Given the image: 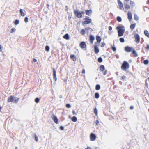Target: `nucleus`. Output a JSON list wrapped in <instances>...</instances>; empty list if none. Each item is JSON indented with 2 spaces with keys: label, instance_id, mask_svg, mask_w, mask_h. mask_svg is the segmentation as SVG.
Here are the masks:
<instances>
[{
  "label": "nucleus",
  "instance_id": "obj_19",
  "mask_svg": "<svg viewBox=\"0 0 149 149\" xmlns=\"http://www.w3.org/2000/svg\"><path fill=\"white\" fill-rule=\"evenodd\" d=\"M70 58L72 59L74 61H76V57L74 54H71L70 56Z\"/></svg>",
  "mask_w": 149,
  "mask_h": 149
},
{
  "label": "nucleus",
  "instance_id": "obj_34",
  "mask_svg": "<svg viewBox=\"0 0 149 149\" xmlns=\"http://www.w3.org/2000/svg\"><path fill=\"white\" fill-rule=\"evenodd\" d=\"M98 61L100 63L102 62L103 61V59L101 57H99L98 58Z\"/></svg>",
  "mask_w": 149,
  "mask_h": 149
},
{
  "label": "nucleus",
  "instance_id": "obj_64",
  "mask_svg": "<svg viewBox=\"0 0 149 149\" xmlns=\"http://www.w3.org/2000/svg\"><path fill=\"white\" fill-rule=\"evenodd\" d=\"M147 3L148 4L149 3V0H147Z\"/></svg>",
  "mask_w": 149,
  "mask_h": 149
},
{
  "label": "nucleus",
  "instance_id": "obj_21",
  "mask_svg": "<svg viewBox=\"0 0 149 149\" xmlns=\"http://www.w3.org/2000/svg\"><path fill=\"white\" fill-rule=\"evenodd\" d=\"M100 70L101 71L103 72L105 70V67L103 65H101L100 66Z\"/></svg>",
  "mask_w": 149,
  "mask_h": 149
},
{
  "label": "nucleus",
  "instance_id": "obj_2",
  "mask_svg": "<svg viewBox=\"0 0 149 149\" xmlns=\"http://www.w3.org/2000/svg\"><path fill=\"white\" fill-rule=\"evenodd\" d=\"M129 68V65L128 63L125 61H124L121 66V69L123 71H126Z\"/></svg>",
  "mask_w": 149,
  "mask_h": 149
},
{
  "label": "nucleus",
  "instance_id": "obj_17",
  "mask_svg": "<svg viewBox=\"0 0 149 149\" xmlns=\"http://www.w3.org/2000/svg\"><path fill=\"white\" fill-rule=\"evenodd\" d=\"M127 15L128 19L130 21L132 18V16L131 13L128 12L127 13Z\"/></svg>",
  "mask_w": 149,
  "mask_h": 149
},
{
  "label": "nucleus",
  "instance_id": "obj_36",
  "mask_svg": "<svg viewBox=\"0 0 149 149\" xmlns=\"http://www.w3.org/2000/svg\"><path fill=\"white\" fill-rule=\"evenodd\" d=\"M125 9H128L130 8V6H129V5L127 4H126L125 5Z\"/></svg>",
  "mask_w": 149,
  "mask_h": 149
},
{
  "label": "nucleus",
  "instance_id": "obj_39",
  "mask_svg": "<svg viewBox=\"0 0 149 149\" xmlns=\"http://www.w3.org/2000/svg\"><path fill=\"white\" fill-rule=\"evenodd\" d=\"M40 101V99L38 97L35 98V102L36 103H38Z\"/></svg>",
  "mask_w": 149,
  "mask_h": 149
},
{
  "label": "nucleus",
  "instance_id": "obj_37",
  "mask_svg": "<svg viewBox=\"0 0 149 149\" xmlns=\"http://www.w3.org/2000/svg\"><path fill=\"white\" fill-rule=\"evenodd\" d=\"M120 42L121 43H123L125 42V40L123 38H120L119 39Z\"/></svg>",
  "mask_w": 149,
  "mask_h": 149
},
{
  "label": "nucleus",
  "instance_id": "obj_16",
  "mask_svg": "<svg viewBox=\"0 0 149 149\" xmlns=\"http://www.w3.org/2000/svg\"><path fill=\"white\" fill-rule=\"evenodd\" d=\"M94 50L96 54H97L99 52V50L97 46V45H95L94 46Z\"/></svg>",
  "mask_w": 149,
  "mask_h": 149
},
{
  "label": "nucleus",
  "instance_id": "obj_60",
  "mask_svg": "<svg viewBox=\"0 0 149 149\" xmlns=\"http://www.w3.org/2000/svg\"><path fill=\"white\" fill-rule=\"evenodd\" d=\"M90 29H91V28H90L89 27H87L85 29L86 30H88Z\"/></svg>",
  "mask_w": 149,
  "mask_h": 149
},
{
  "label": "nucleus",
  "instance_id": "obj_52",
  "mask_svg": "<svg viewBox=\"0 0 149 149\" xmlns=\"http://www.w3.org/2000/svg\"><path fill=\"white\" fill-rule=\"evenodd\" d=\"M99 121H98V120H96L95 124H96V125H97L99 124Z\"/></svg>",
  "mask_w": 149,
  "mask_h": 149
},
{
  "label": "nucleus",
  "instance_id": "obj_11",
  "mask_svg": "<svg viewBox=\"0 0 149 149\" xmlns=\"http://www.w3.org/2000/svg\"><path fill=\"white\" fill-rule=\"evenodd\" d=\"M15 98V97H14L13 96H10L8 97V102H13Z\"/></svg>",
  "mask_w": 149,
  "mask_h": 149
},
{
  "label": "nucleus",
  "instance_id": "obj_63",
  "mask_svg": "<svg viewBox=\"0 0 149 149\" xmlns=\"http://www.w3.org/2000/svg\"><path fill=\"white\" fill-rule=\"evenodd\" d=\"M65 9L66 10V11H67L68 10V6H66L65 7Z\"/></svg>",
  "mask_w": 149,
  "mask_h": 149
},
{
  "label": "nucleus",
  "instance_id": "obj_22",
  "mask_svg": "<svg viewBox=\"0 0 149 149\" xmlns=\"http://www.w3.org/2000/svg\"><path fill=\"white\" fill-rule=\"evenodd\" d=\"M144 33L146 36L149 38V33L147 30H145L144 31Z\"/></svg>",
  "mask_w": 149,
  "mask_h": 149
},
{
  "label": "nucleus",
  "instance_id": "obj_62",
  "mask_svg": "<svg viewBox=\"0 0 149 149\" xmlns=\"http://www.w3.org/2000/svg\"><path fill=\"white\" fill-rule=\"evenodd\" d=\"M49 4H47V8H48V9H49Z\"/></svg>",
  "mask_w": 149,
  "mask_h": 149
},
{
  "label": "nucleus",
  "instance_id": "obj_50",
  "mask_svg": "<svg viewBox=\"0 0 149 149\" xmlns=\"http://www.w3.org/2000/svg\"><path fill=\"white\" fill-rule=\"evenodd\" d=\"M118 5L122 3V2L120 0H118Z\"/></svg>",
  "mask_w": 149,
  "mask_h": 149
},
{
  "label": "nucleus",
  "instance_id": "obj_7",
  "mask_svg": "<svg viewBox=\"0 0 149 149\" xmlns=\"http://www.w3.org/2000/svg\"><path fill=\"white\" fill-rule=\"evenodd\" d=\"M52 69L53 72V79L55 80V81H56L57 80V78L56 77V70H55V68H53Z\"/></svg>",
  "mask_w": 149,
  "mask_h": 149
},
{
  "label": "nucleus",
  "instance_id": "obj_49",
  "mask_svg": "<svg viewBox=\"0 0 149 149\" xmlns=\"http://www.w3.org/2000/svg\"><path fill=\"white\" fill-rule=\"evenodd\" d=\"M60 129L61 130H63L64 129V127L62 126H61L60 127Z\"/></svg>",
  "mask_w": 149,
  "mask_h": 149
},
{
  "label": "nucleus",
  "instance_id": "obj_58",
  "mask_svg": "<svg viewBox=\"0 0 149 149\" xmlns=\"http://www.w3.org/2000/svg\"><path fill=\"white\" fill-rule=\"evenodd\" d=\"M33 61L34 62H37V60H36V59H35V58H33Z\"/></svg>",
  "mask_w": 149,
  "mask_h": 149
},
{
  "label": "nucleus",
  "instance_id": "obj_47",
  "mask_svg": "<svg viewBox=\"0 0 149 149\" xmlns=\"http://www.w3.org/2000/svg\"><path fill=\"white\" fill-rule=\"evenodd\" d=\"M101 44V47H104L106 45L105 43L104 42H102Z\"/></svg>",
  "mask_w": 149,
  "mask_h": 149
},
{
  "label": "nucleus",
  "instance_id": "obj_40",
  "mask_svg": "<svg viewBox=\"0 0 149 149\" xmlns=\"http://www.w3.org/2000/svg\"><path fill=\"white\" fill-rule=\"evenodd\" d=\"M16 31V29L15 28H12L11 29V31H10V33H13V32H15Z\"/></svg>",
  "mask_w": 149,
  "mask_h": 149
},
{
  "label": "nucleus",
  "instance_id": "obj_45",
  "mask_svg": "<svg viewBox=\"0 0 149 149\" xmlns=\"http://www.w3.org/2000/svg\"><path fill=\"white\" fill-rule=\"evenodd\" d=\"M24 21L25 23H27L28 21V18L27 17H26L24 19Z\"/></svg>",
  "mask_w": 149,
  "mask_h": 149
},
{
  "label": "nucleus",
  "instance_id": "obj_51",
  "mask_svg": "<svg viewBox=\"0 0 149 149\" xmlns=\"http://www.w3.org/2000/svg\"><path fill=\"white\" fill-rule=\"evenodd\" d=\"M146 49L148 50H149V45H147L146 47Z\"/></svg>",
  "mask_w": 149,
  "mask_h": 149
},
{
  "label": "nucleus",
  "instance_id": "obj_44",
  "mask_svg": "<svg viewBox=\"0 0 149 149\" xmlns=\"http://www.w3.org/2000/svg\"><path fill=\"white\" fill-rule=\"evenodd\" d=\"M119 6L120 7V9H122L123 10H124V8L123 7V3H122L120 5H119Z\"/></svg>",
  "mask_w": 149,
  "mask_h": 149
},
{
  "label": "nucleus",
  "instance_id": "obj_56",
  "mask_svg": "<svg viewBox=\"0 0 149 149\" xmlns=\"http://www.w3.org/2000/svg\"><path fill=\"white\" fill-rule=\"evenodd\" d=\"M86 20H88L89 19V17L88 16H86V17L85 18Z\"/></svg>",
  "mask_w": 149,
  "mask_h": 149
},
{
  "label": "nucleus",
  "instance_id": "obj_6",
  "mask_svg": "<svg viewBox=\"0 0 149 149\" xmlns=\"http://www.w3.org/2000/svg\"><path fill=\"white\" fill-rule=\"evenodd\" d=\"M134 37L135 39V41L137 43H138L140 41V36L138 34H136L135 36Z\"/></svg>",
  "mask_w": 149,
  "mask_h": 149
},
{
  "label": "nucleus",
  "instance_id": "obj_33",
  "mask_svg": "<svg viewBox=\"0 0 149 149\" xmlns=\"http://www.w3.org/2000/svg\"><path fill=\"white\" fill-rule=\"evenodd\" d=\"M19 21L18 20L16 19L15 21L14 24L15 25H17L19 23Z\"/></svg>",
  "mask_w": 149,
  "mask_h": 149
},
{
  "label": "nucleus",
  "instance_id": "obj_53",
  "mask_svg": "<svg viewBox=\"0 0 149 149\" xmlns=\"http://www.w3.org/2000/svg\"><path fill=\"white\" fill-rule=\"evenodd\" d=\"M107 72V70H105L103 73V74L104 75H106Z\"/></svg>",
  "mask_w": 149,
  "mask_h": 149
},
{
  "label": "nucleus",
  "instance_id": "obj_3",
  "mask_svg": "<svg viewBox=\"0 0 149 149\" xmlns=\"http://www.w3.org/2000/svg\"><path fill=\"white\" fill-rule=\"evenodd\" d=\"M74 13L78 18H81L82 17V15H81L80 11L74 10Z\"/></svg>",
  "mask_w": 149,
  "mask_h": 149
},
{
  "label": "nucleus",
  "instance_id": "obj_5",
  "mask_svg": "<svg viewBox=\"0 0 149 149\" xmlns=\"http://www.w3.org/2000/svg\"><path fill=\"white\" fill-rule=\"evenodd\" d=\"M133 48L128 46H126L125 47V50L127 52H130L132 51Z\"/></svg>",
  "mask_w": 149,
  "mask_h": 149
},
{
  "label": "nucleus",
  "instance_id": "obj_54",
  "mask_svg": "<svg viewBox=\"0 0 149 149\" xmlns=\"http://www.w3.org/2000/svg\"><path fill=\"white\" fill-rule=\"evenodd\" d=\"M108 29H109V31H111L112 29V27L111 26H110L109 27Z\"/></svg>",
  "mask_w": 149,
  "mask_h": 149
},
{
  "label": "nucleus",
  "instance_id": "obj_55",
  "mask_svg": "<svg viewBox=\"0 0 149 149\" xmlns=\"http://www.w3.org/2000/svg\"><path fill=\"white\" fill-rule=\"evenodd\" d=\"M133 108H134V107L132 106H131L130 107V109H131V110L133 109Z\"/></svg>",
  "mask_w": 149,
  "mask_h": 149
},
{
  "label": "nucleus",
  "instance_id": "obj_42",
  "mask_svg": "<svg viewBox=\"0 0 149 149\" xmlns=\"http://www.w3.org/2000/svg\"><path fill=\"white\" fill-rule=\"evenodd\" d=\"M94 113L96 115L97 114V110L96 108H95L94 109Z\"/></svg>",
  "mask_w": 149,
  "mask_h": 149
},
{
  "label": "nucleus",
  "instance_id": "obj_61",
  "mask_svg": "<svg viewBox=\"0 0 149 149\" xmlns=\"http://www.w3.org/2000/svg\"><path fill=\"white\" fill-rule=\"evenodd\" d=\"M80 13H81V15H82V14H83L85 13V12L84 11L80 12Z\"/></svg>",
  "mask_w": 149,
  "mask_h": 149
},
{
  "label": "nucleus",
  "instance_id": "obj_9",
  "mask_svg": "<svg viewBox=\"0 0 149 149\" xmlns=\"http://www.w3.org/2000/svg\"><path fill=\"white\" fill-rule=\"evenodd\" d=\"M94 39V36L92 35H90L89 37V41L91 44H93Z\"/></svg>",
  "mask_w": 149,
  "mask_h": 149
},
{
  "label": "nucleus",
  "instance_id": "obj_20",
  "mask_svg": "<svg viewBox=\"0 0 149 149\" xmlns=\"http://www.w3.org/2000/svg\"><path fill=\"white\" fill-rule=\"evenodd\" d=\"M132 51V53L133 54L134 57H136L138 56V54L136 51L135 50L133 49Z\"/></svg>",
  "mask_w": 149,
  "mask_h": 149
},
{
  "label": "nucleus",
  "instance_id": "obj_43",
  "mask_svg": "<svg viewBox=\"0 0 149 149\" xmlns=\"http://www.w3.org/2000/svg\"><path fill=\"white\" fill-rule=\"evenodd\" d=\"M85 33V31L84 29H82L81 30V34L82 35H84Z\"/></svg>",
  "mask_w": 149,
  "mask_h": 149
},
{
  "label": "nucleus",
  "instance_id": "obj_14",
  "mask_svg": "<svg viewBox=\"0 0 149 149\" xmlns=\"http://www.w3.org/2000/svg\"><path fill=\"white\" fill-rule=\"evenodd\" d=\"M52 116V119L54 122L56 124L58 123V119L57 117L55 116L54 115H53Z\"/></svg>",
  "mask_w": 149,
  "mask_h": 149
},
{
  "label": "nucleus",
  "instance_id": "obj_38",
  "mask_svg": "<svg viewBox=\"0 0 149 149\" xmlns=\"http://www.w3.org/2000/svg\"><path fill=\"white\" fill-rule=\"evenodd\" d=\"M45 49L46 51H48L49 50V47L47 45L45 47Z\"/></svg>",
  "mask_w": 149,
  "mask_h": 149
},
{
  "label": "nucleus",
  "instance_id": "obj_31",
  "mask_svg": "<svg viewBox=\"0 0 149 149\" xmlns=\"http://www.w3.org/2000/svg\"><path fill=\"white\" fill-rule=\"evenodd\" d=\"M117 20L118 22H120L122 21V19L120 17L118 16L117 17Z\"/></svg>",
  "mask_w": 149,
  "mask_h": 149
},
{
  "label": "nucleus",
  "instance_id": "obj_13",
  "mask_svg": "<svg viewBox=\"0 0 149 149\" xmlns=\"http://www.w3.org/2000/svg\"><path fill=\"white\" fill-rule=\"evenodd\" d=\"M21 15L22 16H24L26 14L25 11L23 9H20L19 10Z\"/></svg>",
  "mask_w": 149,
  "mask_h": 149
},
{
  "label": "nucleus",
  "instance_id": "obj_23",
  "mask_svg": "<svg viewBox=\"0 0 149 149\" xmlns=\"http://www.w3.org/2000/svg\"><path fill=\"white\" fill-rule=\"evenodd\" d=\"M134 19L136 21H138L139 20V17L136 14H135L134 15Z\"/></svg>",
  "mask_w": 149,
  "mask_h": 149
},
{
  "label": "nucleus",
  "instance_id": "obj_12",
  "mask_svg": "<svg viewBox=\"0 0 149 149\" xmlns=\"http://www.w3.org/2000/svg\"><path fill=\"white\" fill-rule=\"evenodd\" d=\"M96 38L97 41V43L98 44V45L99 46V43L101 42V38L98 35H97L96 36Z\"/></svg>",
  "mask_w": 149,
  "mask_h": 149
},
{
  "label": "nucleus",
  "instance_id": "obj_30",
  "mask_svg": "<svg viewBox=\"0 0 149 149\" xmlns=\"http://www.w3.org/2000/svg\"><path fill=\"white\" fill-rule=\"evenodd\" d=\"M19 100V98H16L15 97L14 99L13 102L15 103H17L18 101Z\"/></svg>",
  "mask_w": 149,
  "mask_h": 149
},
{
  "label": "nucleus",
  "instance_id": "obj_24",
  "mask_svg": "<svg viewBox=\"0 0 149 149\" xmlns=\"http://www.w3.org/2000/svg\"><path fill=\"white\" fill-rule=\"evenodd\" d=\"M71 120L74 122H76L77 121V118L75 116H74L71 118Z\"/></svg>",
  "mask_w": 149,
  "mask_h": 149
},
{
  "label": "nucleus",
  "instance_id": "obj_18",
  "mask_svg": "<svg viewBox=\"0 0 149 149\" xmlns=\"http://www.w3.org/2000/svg\"><path fill=\"white\" fill-rule=\"evenodd\" d=\"M63 38L66 40H68L70 39V36L68 33L65 34L63 36Z\"/></svg>",
  "mask_w": 149,
  "mask_h": 149
},
{
  "label": "nucleus",
  "instance_id": "obj_29",
  "mask_svg": "<svg viewBox=\"0 0 149 149\" xmlns=\"http://www.w3.org/2000/svg\"><path fill=\"white\" fill-rule=\"evenodd\" d=\"M33 137H34L35 140L36 142H38V137L36 135V134H34V136Z\"/></svg>",
  "mask_w": 149,
  "mask_h": 149
},
{
  "label": "nucleus",
  "instance_id": "obj_26",
  "mask_svg": "<svg viewBox=\"0 0 149 149\" xmlns=\"http://www.w3.org/2000/svg\"><path fill=\"white\" fill-rule=\"evenodd\" d=\"M100 95L99 93L98 92H96L95 93V97L96 99H98L99 98Z\"/></svg>",
  "mask_w": 149,
  "mask_h": 149
},
{
  "label": "nucleus",
  "instance_id": "obj_41",
  "mask_svg": "<svg viewBox=\"0 0 149 149\" xmlns=\"http://www.w3.org/2000/svg\"><path fill=\"white\" fill-rule=\"evenodd\" d=\"M130 4L132 7H133L135 5V3L134 2L130 1Z\"/></svg>",
  "mask_w": 149,
  "mask_h": 149
},
{
  "label": "nucleus",
  "instance_id": "obj_46",
  "mask_svg": "<svg viewBox=\"0 0 149 149\" xmlns=\"http://www.w3.org/2000/svg\"><path fill=\"white\" fill-rule=\"evenodd\" d=\"M66 107L67 108H70L71 107V105L69 104H67L66 105Z\"/></svg>",
  "mask_w": 149,
  "mask_h": 149
},
{
  "label": "nucleus",
  "instance_id": "obj_57",
  "mask_svg": "<svg viewBox=\"0 0 149 149\" xmlns=\"http://www.w3.org/2000/svg\"><path fill=\"white\" fill-rule=\"evenodd\" d=\"M82 73L84 74L85 73V70L84 69H83L82 72Z\"/></svg>",
  "mask_w": 149,
  "mask_h": 149
},
{
  "label": "nucleus",
  "instance_id": "obj_1",
  "mask_svg": "<svg viewBox=\"0 0 149 149\" xmlns=\"http://www.w3.org/2000/svg\"><path fill=\"white\" fill-rule=\"evenodd\" d=\"M116 29L118 30V36L119 37L122 36L125 31L124 26H118L116 28Z\"/></svg>",
  "mask_w": 149,
  "mask_h": 149
},
{
  "label": "nucleus",
  "instance_id": "obj_15",
  "mask_svg": "<svg viewBox=\"0 0 149 149\" xmlns=\"http://www.w3.org/2000/svg\"><path fill=\"white\" fill-rule=\"evenodd\" d=\"M91 21L92 20L91 19H90L88 20H86L84 21L83 22V24H84L86 25L87 24L90 23L91 22Z\"/></svg>",
  "mask_w": 149,
  "mask_h": 149
},
{
  "label": "nucleus",
  "instance_id": "obj_35",
  "mask_svg": "<svg viewBox=\"0 0 149 149\" xmlns=\"http://www.w3.org/2000/svg\"><path fill=\"white\" fill-rule=\"evenodd\" d=\"M111 48L114 52L116 51V48L114 46H112V45L111 46Z\"/></svg>",
  "mask_w": 149,
  "mask_h": 149
},
{
  "label": "nucleus",
  "instance_id": "obj_10",
  "mask_svg": "<svg viewBox=\"0 0 149 149\" xmlns=\"http://www.w3.org/2000/svg\"><path fill=\"white\" fill-rule=\"evenodd\" d=\"M79 45L80 47L82 49H83L86 47V42L83 41L81 42L80 43Z\"/></svg>",
  "mask_w": 149,
  "mask_h": 149
},
{
  "label": "nucleus",
  "instance_id": "obj_8",
  "mask_svg": "<svg viewBox=\"0 0 149 149\" xmlns=\"http://www.w3.org/2000/svg\"><path fill=\"white\" fill-rule=\"evenodd\" d=\"M85 12L86 15L90 16L92 14V10L91 9L86 10Z\"/></svg>",
  "mask_w": 149,
  "mask_h": 149
},
{
  "label": "nucleus",
  "instance_id": "obj_32",
  "mask_svg": "<svg viewBox=\"0 0 149 149\" xmlns=\"http://www.w3.org/2000/svg\"><path fill=\"white\" fill-rule=\"evenodd\" d=\"M149 62L148 60L146 59L143 61V63L145 65H147L148 63Z\"/></svg>",
  "mask_w": 149,
  "mask_h": 149
},
{
  "label": "nucleus",
  "instance_id": "obj_28",
  "mask_svg": "<svg viewBox=\"0 0 149 149\" xmlns=\"http://www.w3.org/2000/svg\"><path fill=\"white\" fill-rule=\"evenodd\" d=\"M120 79L121 80L124 81V80H126V77L125 75H123L120 77Z\"/></svg>",
  "mask_w": 149,
  "mask_h": 149
},
{
  "label": "nucleus",
  "instance_id": "obj_59",
  "mask_svg": "<svg viewBox=\"0 0 149 149\" xmlns=\"http://www.w3.org/2000/svg\"><path fill=\"white\" fill-rule=\"evenodd\" d=\"M85 149H92V148L88 146L87 148H85Z\"/></svg>",
  "mask_w": 149,
  "mask_h": 149
},
{
  "label": "nucleus",
  "instance_id": "obj_48",
  "mask_svg": "<svg viewBox=\"0 0 149 149\" xmlns=\"http://www.w3.org/2000/svg\"><path fill=\"white\" fill-rule=\"evenodd\" d=\"M72 114L73 115H77V114L75 112V111L74 110L72 111Z\"/></svg>",
  "mask_w": 149,
  "mask_h": 149
},
{
  "label": "nucleus",
  "instance_id": "obj_4",
  "mask_svg": "<svg viewBox=\"0 0 149 149\" xmlns=\"http://www.w3.org/2000/svg\"><path fill=\"white\" fill-rule=\"evenodd\" d=\"M90 137V140L92 141L95 140L96 138L95 134L93 133H91V134Z\"/></svg>",
  "mask_w": 149,
  "mask_h": 149
},
{
  "label": "nucleus",
  "instance_id": "obj_27",
  "mask_svg": "<svg viewBox=\"0 0 149 149\" xmlns=\"http://www.w3.org/2000/svg\"><path fill=\"white\" fill-rule=\"evenodd\" d=\"M95 89L97 90H99L100 89V84H97L95 86Z\"/></svg>",
  "mask_w": 149,
  "mask_h": 149
},
{
  "label": "nucleus",
  "instance_id": "obj_25",
  "mask_svg": "<svg viewBox=\"0 0 149 149\" xmlns=\"http://www.w3.org/2000/svg\"><path fill=\"white\" fill-rule=\"evenodd\" d=\"M136 26V24L134 23L131 24L130 26V28L131 29H134Z\"/></svg>",
  "mask_w": 149,
  "mask_h": 149
}]
</instances>
